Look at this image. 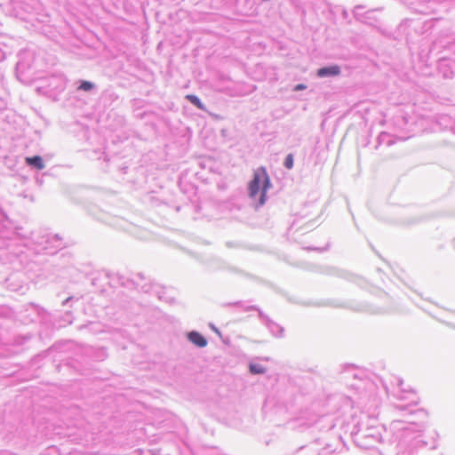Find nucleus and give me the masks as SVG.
Here are the masks:
<instances>
[{
    "mask_svg": "<svg viewBox=\"0 0 455 455\" xmlns=\"http://www.w3.org/2000/svg\"><path fill=\"white\" fill-rule=\"evenodd\" d=\"M270 187L269 177L264 167H260L254 171L253 179L249 183V195L252 199L258 196L259 205H263L266 202V192Z\"/></svg>",
    "mask_w": 455,
    "mask_h": 455,
    "instance_id": "1",
    "label": "nucleus"
},
{
    "mask_svg": "<svg viewBox=\"0 0 455 455\" xmlns=\"http://www.w3.org/2000/svg\"><path fill=\"white\" fill-rule=\"evenodd\" d=\"M26 163L28 164L29 165L35 166L38 170H42V169L44 168V164L43 159L39 156H32V157H27L26 158Z\"/></svg>",
    "mask_w": 455,
    "mask_h": 455,
    "instance_id": "4",
    "label": "nucleus"
},
{
    "mask_svg": "<svg viewBox=\"0 0 455 455\" xmlns=\"http://www.w3.org/2000/svg\"><path fill=\"white\" fill-rule=\"evenodd\" d=\"M305 88H306V85L299 84L296 85L295 90L299 91V90H304Z\"/></svg>",
    "mask_w": 455,
    "mask_h": 455,
    "instance_id": "9",
    "label": "nucleus"
},
{
    "mask_svg": "<svg viewBox=\"0 0 455 455\" xmlns=\"http://www.w3.org/2000/svg\"><path fill=\"white\" fill-rule=\"evenodd\" d=\"M189 340L199 347H204L207 345L206 339L196 331L188 334Z\"/></svg>",
    "mask_w": 455,
    "mask_h": 455,
    "instance_id": "3",
    "label": "nucleus"
},
{
    "mask_svg": "<svg viewBox=\"0 0 455 455\" xmlns=\"http://www.w3.org/2000/svg\"><path fill=\"white\" fill-rule=\"evenodd\" d=\"M284 166L287 168V169H291L292 166H293V156L291 154H289L285 160H284Z\"/></svg>",
    "mask_w": 455,
    "mask_h": 455,
    "instance_id": "7",
    "label": "nucleus"
},
{
    "mask_svg": "<svg viewBox=\"0 0 455 455\" xmlns=\"http://www.w3.org/2000/svg\"><path fill=\"white\" fill-rule=\"evenodd\" d=\"M92 87H93V84H92L91 82L84 81V82H82V84H80L79 89H80V90H83V91H89V90H91Z\"/></svg>",
    "mask_w": 455,
    "mask_h": 455,
    "instance_id": "8",
    "label": "nucleus"
},
{
    "mask_svg": "<svg viewBox=\"0 0 455 455\" xmlns=\"http://www.w3.org/2000/svg\"><path fill=\"white\" fill-rule=\"evenodd\" d=\"M339 73H340V68L339 66H336V65L322 68L317 70V76L320 77L334 76L339 75Z\"/></svg>",
    "mask_w": 455,
    "mask_h": 455,
    "instance_id": "2",
    "label": "nucleus"
},
{
    "mask_svg": "<svg viewBox=\"0 0 455 455\" xmlns=\"http://www.w3.org/2000/svg\"><path fill=\"white\" fill-rule=\"evenodd\" d=\"M250 371L252 374H262L265 372V368L260 364L251 363L250 364Z\"/></svg>",
    "mask_w": 455,
    "mask_h": 455,
    "instance_id": "5",
    "label": "nucleus"
},
{
    "mask_svg": "<svg viewBox=\"0 0 455 455\" xmlns=\"http://www.w3.org/2000/svg\"><path fill=\"white\" fill-rule=\"evenodd\" d=\"M186 98L192 103L194 104L195 106H196L198 108L200 109H204V106L201 102V100L198 99V97H196V95H193V94H188L186 96Z\"/></svg>",
    "mask_w": 455,
    "mask_h": 455,
    "instance_id": "6",
    "label": "nucleus"
}]
</instances>
